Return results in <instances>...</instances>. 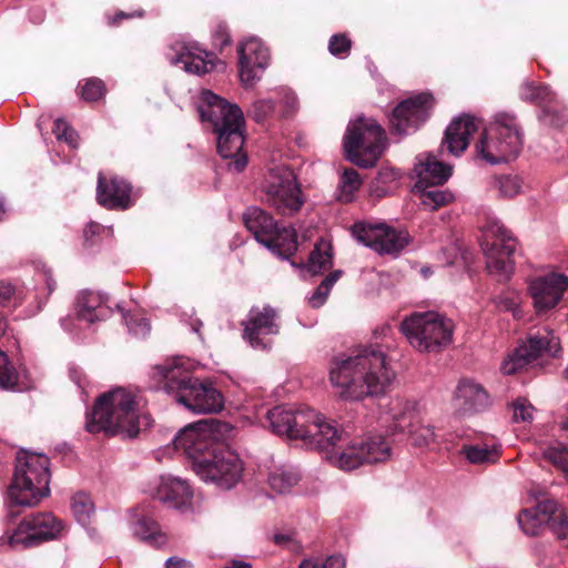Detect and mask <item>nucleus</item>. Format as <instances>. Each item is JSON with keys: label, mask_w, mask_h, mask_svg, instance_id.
Listing matches in <instances>:
<instances>
[{"label": "nucleus", "mask_w": 568, "mask_h": 568, "mask_svg": "<svg viewBox=\"0 0 568 568\" xmlns=\"http://www.w3.org/2000/svg\"><path fill=\"white\" fill-rule=\"evenodd\" d=\"M395 376L379 345L359 347L348 356H335L329 367V381L337 395L349 400L386 394Z\"/></svg>", "instance_id": "1"}, {"label": "nucleus", "mask_w": 568, "mask_h": 568, "mask_svg": "<svg viewBox=\"0 0 568 568\" xmlns=\"http://www.w3.org/2000/svg\"><path fill=\"white\" fill-rule=\"evenodd\" d=\"M216 424L213 418L190 424L175 435L173 445L186 454L201 479L230 489L242 478L243 464L237 454L215 445Z\"/></svg>", "instance_id": "2"}, {"label": "nucleus", "mask_w": 568, "mask_h": 568, "mask_svg": "<svg viewBox=\"0 0 568 568\" xmlns=\"http://www.w3.org/2000/svg\"><path fill=\"white\" fill-rule=\"evenodd\" d=\"M196 110L216 135L219 154L231 160L229 170L242 172L247 165V155L243 151L245 120L242 110L210 90L201 92Z\"/></svg>", "instance_id": "3"}, {"label": "nucleus", "mask_w": 568, "mask_h": 568, "mask_svg": "<svg viewBox=\"0 0 568 568\" xmlns=\"http://www.w3.org/2000/svg\"><path fill=\"white\" fill-rule=\"evenodd\" d=\"M153 377L174 402L196 414H215L224 408V396L212 382L193 377L178 359L153 367Z\"/></svg>", "instance_id": "4"}, {"label": "nucleus", "mask_w": 568, "mask_h": 568, "mask_svg": "<svg viewBox=\"0 0 568 568\" xmlns=\"http://www.w3.org/2000/svg\"><path fill=\"white\" fill-rule=\"evenodd\" d=\"M138 396L122 387L102 394L91 413L87 415L85 429L91 434L106 432L136 437L142 427H149L151 419L141 414Z\"/></svg>", "instance_id": "5"}, {"label": "nucleus", "mask_w": 568, "mask_h": 568, "mask_svg": "<svg viewBox=\"0 0 568 568\" xmlns=\"http://www.w3.org/2000/svg\"><path fill=\"white\" fill-rule=\"evenodd\" d=\"M273 433L286 435L293 439H310L315 447L327 448L333 440L341 439L336 434L334 420H327L311 408L292 409L276 406L267 413Z\"/></svg>", "instance_id": "6"}, {"label": "nucleus", "mask_w": 568, "mask_h": 568, "mask_svg": "<svg viewBox=\"0 0 568 568\" xmlns=\"http://www.w3.org/2000/svg\"><path fill=\"white\" fill-rule=\"evenodd\" d=\"M50 478L49 457L19 450L16 456L12 481L8 488L10 500L17 506H37L50 494Z\"/></svg>", "instance_id": "7"}, {"label": "nucleus", "mask_w": 568, "mask_h": 568, "mask_svg": "<svg viewBox=\"0 0 568 568\" xmlns=\"http://www.w3.org/2000/svg\"><path fill=\"white\" fill-rule=\"evenodd\" d=\"M475 155L489 164L516 159L523 149V133L516 118L500 113L474 145Z\"/></svg>", "instance_id": "8"}, {"label": "nucleus", "mask_w": 568, "mask_h": 568, "mask_svg": "<svg viewBox=\"0 0 568 568\" xmlns=\"http://www.w3.org/2000/svg\"><path fill=\"white\" fill-rule=\"evenodd\" d=\"M399 331L417 352L438 353L452 343L454 324L434 311L415 312L400 322Z\"/></svg>", "instance_id": "9"}, {"label": "nucleus", "mask_w": 568, "mask_h": 568, "mask_svg": "<svg viewBox=\"0 0 568 568\" xmlns=\"http://www.w3.org/2000/svg\"><path fill=\"white\" fill-rule=\"evenodd\" d=\"M386 146V132L376 120L358 118L347 126L344 149L347 160L353 164L363 169L373 168Z\"/></svg>", "instance_id": "10"}, {"label": "nucleus", "mask_w": 568, "mask_h": 568, "mask_svg": "<svg viewBox=\"0 0 568 568\" xmlns=\"http://www.w3.org/2000/svg\"><path fill=\"white\" fill-rule=\"evenodd\" d=\"M262 192L265 203L282 215H292L304 204L296 175L288 168L271 170L262 185Z\"/></svg>", "instance_id": "11"}, {"label": "nucleus", "mask_w": 568, "mask_h": 568, "mask_svg": "<svg viewBox=\"0 0 568 568\" xmlns=\"http://www.w3.org/2000/svg\"><path fill=\"white\" fill-rule=\"evenodd\" d=\"M481 246L488 272L499 281L508 280L514 270L513 255L517 246L511 232L499 221H493L487 226L486 241Z\"/></svg>", "instance_id": "12"}, {"label": "nucleus", "mask_w": 568, "mask_h": 568, "mask_svg": "<svg viewBox=\"0 0 568 568\" xmlns=\"http://www.w3.org/2000/svg\"><path fill=\"white\" fill-rule=\"evenodd\" d=\"M354 239L379 255H397L412 241L404 229H395L386 223L356 222L351 227Z\"/></svg>", "instance_id": "13"}, {"label": "nucleus", "mask_w": 568, "mask_h": 568, "mask_svg": "<svg viewBox=\"0 0 568 568\" xmlns=\"http://www.w3.org/2000/svg\"><path fill=\"white\" fill-rule=\"evenodd\" d=\"M434 105L435 99L428 92L402 100L388 115L392 134L404 136L418 130L428 120Z\"/></svg>", "instance_id": "14"}, {"label": "nucleus", "mask_w": 568, "mask_h": 568, "mask_svg": "<svg viewBox=\"0 0 568 568\" xmlns=\"http://www.w3.org/2000/svg\"><path fill=\"white\" fill-rule=\"evenodd\" d=\"M63 525L50 513H39L23 518L17 529L6 538L12 548H30L57 538Z\"/></svg>", "instance_id": "15"}, {"label": "nucleus", "mask_w": 568, "mask_h": 568, "mask_svg": "<svg viewBox=\"0 0 568 568\" xmlns=\"http://www.w3.org/2000/svg\"><path fill=\"white\" fill-rule=\"evenodd\" d=\"M559 338L551 332L545 335H531L526 343L519 345L509 357L501 364L505 375H513L523 369L544 354L557 356L560 352Z\"/></svg>", "instance_id": "16"}, {"label": "nucleus", "mask_w": 568, "mask_h": 568, "mask_svg": "<svg viewBox=\"0 0 568 568\" xmlns=\"http://www.w3.org/2000/svg\"><path fill=\"white\" fill-rule=\"evenodd\" d=\"M278 316L276 311L265 305L262 308L253 306L246 320L242 321V337L255 349H266L271 345L268 336L280 333Z\"/></svg>", "instance_id": "17"}, {"label": "nucleus", "mask_w": 568, "mask_h": 568, "mask_svg": "<svg viewBox=\"0 0 568 568\" xmlns=\"http://www.w3.org/2000/svg\"><path fill=\"white\" fill-rule=\"evenodd\" d=\"M568 290V276L550 273L531 280L528 292L538 316H547L561 301Z\"/></svg>", "instance_id": "18"}, {"label": "nucleus", "mask_w": 568, "mask_h": 568, "mask_svg": "<svg viewBox=\"0 0 568 568\" xmlns=\"http://www.w3.org/2000/svg\"><path fill=\"white\" fill-rule=\"evenodd\" d=\"M239 73L245 87H253L268 64L270 53L257 38H251L237 47Z\"/></svg>", "instance_id": "19"}, {"label": "nucleus", "mask_w": 568, "mask_h": 568, "mask_svg": "<svg viewBox=\"0 0 568 568\" xmlns=\"http://www.w3.org/2000/svg\"><path fill=\"white\" fill-rule=\"evenodd\" d=\"M169 55L172 64H183V69L192 74L203 75L211 72L219 61L214 53L202 50L195 42L175 41Z\"/></svg>", "instance_id": "20"}, {"label": "nucleus", "mask_w": 568, "mask_h": 568, "mask_svg": "<svg viewBox=\"0 0 568 568\" xmlns=\"http://www.w3.org/2000/svg\"><path fill=\"white\" fill-rule=\"evenodd\" d=\"M336 425V435L341 439L333 440L334 444L327 448L316 447L320 450L326 452L328 459L338 468L343 470H352L365 464L362 447L358 440H349L348 434Z\"/></svg>", "instance_id": "21"}, {"label": "nucleus", "mask_w": 568, "mask_h": 568, "mask_svg": "<svg viewBox=\"0 0 568 568\" xmlns=\"http://www.w3.org/2000/svg\"><path fill=\"white\" fill-rule=\"evenodd\" d=\"M132 186L123 179L112 176L106 180L99 174L97 200L108 210H125L131 205Z\"/></svg>", "instance_id": "22"}, {"label": "nucleus", "mask_w": 568, "mask_h": 568, "mask_svg": "<svg viewBox=\"0 0 568 568\" xmlns=\"http://www.w3.org/2000/svg\"><path fill=\"white\" fill-rule=\"evenodd\" d=\"M152 497L169 508L182 509L190 504L192 491L186 481L178 478L161 477L159 485L152 493Z\"/></svg>", "instance_id": "23"}, {"label": "nucleus", "mask_w": 568, "mask_h": 568, "mask_svg": "<svg viewBox=\"0 0 568 568\" xmlns=\"http://www.w3.org/2000/svg\"><path fill=\"white\" fill-rule=\"evenodd\" d=\"M477 131L475 119L468 114L453 120L445 131L443 145L447 146L450 154L458 156L469 145V136Z\"/></svg>", "instance_id": "24"}, {"label": "nucleus", "mask_w": 568, "mask_h": 568, "mask_svg": "<svg viewBox=\"0 0 568 568\" xmlns=\"http://www.w3.org/2000/svg\"><path fill=\"white\" fill-rule=\"evenodd\" d=\"M243 223L247 231L261 244H268L277 224L266 211L258 206L247 207L242 215Z\"/></svg>", "instance_id": "25"}, {"label": "nucleus", "mask_w": 568, "mask_h": 568, "mask_svg": "<svg viewBox=\"0 0 568 568\" xmlns=\"http://www.w3.org/2000/svg\"><path fill=\"white\" fill-rule=\"evenodd\" d=\"M555 509V500L545 499L536 507L523 509L517 517L518 524L527 536H538L550 519V513Z\"/></svg>", "instance_id": "26"}, {"label": "nucleus", "mask_w": 568, "mask_h": 568, "mask_svg": "<svg viewBox=\"0 0 568 568\" xmlns=\"http://www.w3.org/2000/svg\"><path fill=\"white\" fill-rule=\"evenodd\" d=\"M414 171L418 178L415 187L442 185L452 174L449 165L437 161L432 155H427L424 161L416 164Z\"/></svg>", "instance_id": "27"}, {"label": "nucleus", "mask_w": 568, "mask_h": 568, "mask_svg": "<svg viewBox=\"0 0 568 568\" xmlns=\"http://www.w3.org/2000/svg\"><path fill=\"white\" fill-rule=\"evenodd\" d=\"M456 399L465 413H477L489 404V397L480 384L465 379L456 388Z\"/></svg>", "instance_id": "28"}, {"label": "nucleus", "mask_w": 568, "mask_h": 568, "mask_svg": "<svg viewBox=\"0 0 568 568\" xmlns=\"http://www.w3.org/2000/svg\"><path fill=\"white\" fill-rule=\"evenodd\" d=\"M395 429L406 432L416 447H426L435 440L433 427L424 425L416 414L402 415L395 424Z\"/></svg>", "instance_id": "29"}, {"label": "nucleus", "mask_w": 568, "mask_h": 568, "mask_svg": "<svg viewBox=\"0 0 568 568\" xmlns=\"http://www.w3.org/2000/svg\"><path fill=\"white\" fill-rule=\"evenodd\" d=\"M272 241L268 244H263L274 254L282 258H290L297 251V234L293 227L276 226L272 234Z\"/></svg>", "instance_id": "30"}, {"label": "nucleus", "mask_w": 568, "mask_h": 568, "mask_svg": "<svg viewBox=\"0 0 568 568\" xmlns=\"http://www.w3.org/2000/svg\"><path fill=\"white\" fill-rule=\"evenodd\" d=\"M102 297L92 291L81 292L75 302L79 318L92 324L102 317Z\"/></svg>", "instance_id": "31"}, {"label": "nucleus", "mask_w": 568, "mask_h": 568, "mask_svg": "<svg viewBox=\"0 0 568 568\" xmlns=\"http://www.w3.org/2000/svg\"><path fill=\"white\" fill-rule=\"evenodd\" d=\"M363 448L365 464L384 463L390 458V445L382 436L369 437L365 440H358Z\"/></svg>", "instance_id": "32"}, {"label": "nucleus", "mask_w": 568, "mask_h": 568, "mask_svg": "<svg viewBox=\"0 0 568 568\" xmlns=\"http://www.w3.org/2000/svg\"><path fill=\"white\" fill-rule=\"evenodd\" d=\"M333 265L332 245L329 242L320 240L310 254L306 270L312 275H316L331 268Z\"/></svg>", "instance_id": "33"}, {"label": "nucleus", "mask_w": 568, "mask_h": 568, "mask_svg": "<svg viewBox=\"0 0 568 568\" xmlns=\"http://www.w3.org/2000/svg\"><path fill=\"white\" fill-rule=\"evenodd\" d=\"M134 534L141 540L154 547H162L168 541L166 535L161 531L159 525L148 518H142L136 523Z\"/></svg>", "instance_id": "34"}, {"label": "nucleus", "mask_w": 568, "mask_h": 568, "mask_svg": "<svg viewBox=\"0 0 568 568\" xmlns=\"http://www.w3.org/2000/svg\"><path fill=\"white\" fill-rule=\"evenodd\" d=\"M416 189L419 192L420 204L430 211L445 206L454 200V195L446 190H439L434 186H422Z\"/></svg>", "instance_id": "35"}, {"label": "nucleus", "mask_w": 568, "mask_h": 568, "mask_svg": "<svg viewBox=\"0 0 568 568\" xmlns=\"http://www.w3.org/2000/svg\"><path fill=\"white\" fill-rule=\"evenodd\" d=\"M542 457L568 479V447L561 443H554L542 449Z\"/></svg>", "instance_id": "36"}, {"label": "nucleus", "mask_w": 568, "mask_h": 568, "mask_svg": "<svg viewBox=\"0 0 568 568\" xmlns=\"http://www.w3.org/2000/svg\"><path fill=\"white\" fill-rule=\"evenodd\" d=\"M362 185V180L359 178V174L356 170L349 168L345 169L342 178H341V195L339 200L343 202H351L353 200V194L357 190H359Z\"/></svg>", "instance_id": "37"}, {"label": "nucleus", "mask_w": 568, "mask_h": 568, "mask_svg": "<svg viewBox=\"0 0 568 568\" xmlns=\"http://www.w3.org/2000/svg\"><path fill=\"white\" fill-rule=\"evenodd\" d=\"M297 481V475L282 468L273 470L268 476L271 488L278 494L290 490Z\"/></svg>", "instance_id": "38"}, {"label": "nucleus", "mask_w": 568, "mask_h": 568, "mask_svg": "<svg viewBox=\"0 0 568 568\" xmlns=\"http://www.w3.org/2000/svg\"><path fill=\"white\" fill-rule=\"evenodd\" d=\"M550 519L547 526L558 539H565L568 536V513L564 508H559L555 501V509L550 513Z\"/></svg>", "instance_id": "39"}, {"label": "nucleus", "mask_w": 568, "mask_h": 568, "mask_svg": "<svg viewBox=\"0 0 568 568\" xmlns=\"http://www.w3.org/2000/svg\"><path fill=\"white\" fill-rule=\"evenodd\" d=\"M494 303L499 311L511 312L516 320L523 318L519 296L516 292H504L494 298Z\"/></svg>", "instance_id": "40"}, {"label": "nucleus", "mask_w": 568, "mask_h": 568, "mask_svg": "<svg viewBox=\"0 0 568 568\" xmlns=\"http://www.w3.org/2000/svg\"><path fill=\"white\" fill-rule=\"evenodd\" d=\"M466 458L471 464H486L495 463L498 458V450L496 448L468 446L464 448Z\"/></svg>", "instance_id": "41"}, {"label": "nucleus", "mask_w": 568, "mask_h": 568, "mask_svg": "<svg viewBox=\"0 0 568 568\" xmlns=\"http://www.w3.org/2000/svg\"><path fill=\"white\" fill-rule=\"evenodd\" d=\"M71 509L78 521L85 524L93 513V503L87 494L79 493L72 498Z\"/></svg>", "instance_id": "42"}, {"label": "nucleus", "mask_w": 568, "mask_h": 568, "mask_svg": "<svg viewBox=\"0 0 568 568\" xmlns=\"http://www.w3.org/2000/svg\"><path fill=\"white\" fill-rule=\"evenodd\" d=\"M18 383V373L10 364L4 352L0 349V388L16 389Z\"/></svg>", "instance_id": "43"}, {"label": "nucleus", "mask_w": 568, "mask_h": 568, "mask_svg": "<svg viewBox=\"0 0 568 568\" xmlns=\"http://www.w3.org/2000/svg\"><path fill=\"white\" fill-rule=\"evenodd\" d=\"M106 93L104 82L99 78H89L84 80L81 88V97L88 102H95L101 100Z\"/></svg>", "instance_id": "44"}, {"label": "nucleus", "mask_w": 568, "mask_h": 568, "mask_svg": "<svg viewBox=\"0 0 568 568\" xmlns=\"http://www.w3.org/2000/svg\"><path fill=\"white\" fill-rule=\"evenodd\" d=\"M494 186L503 197H514L521 190V181L518 176L500 175L495 178Z\"/></svg>", "instance_id": "45"}, {"label": "nucleus", "mask_w": 568, "mask_h": 568, "mask_svg": "<svg viewBox=\"0 0 568 568\" xmlns=\"http://www.w3.org/2000/svg\"><path fill=\"white\" fill-rule=\"evenodd\" d=\"M352 44L353 42L347 34L336 33L328 40V51L332 55L344 59L348 57Z\"/></svg>", "instance_id": "46"}, {"label": "nucleus", "mask_w": 568, "mask_h": 568, "mask_svg": "<svg viewBox=\"0 0 568 568\" xmlns=\"http://www.w3.org/2000/svg\"><path fill=\"white\" fill-rule=\"evenodd\" d=\"M53 133L59 141H64L73 149L78 148L79 134L63 119L55 120Z\"/></svg>", "instance_id": "47"}, {"label": "nucleus", "mask_w": 568, "mask_h": 568, "mask_svg": "<svg viewBox=\"0 0 568 568\" xmlns=\"http://www.w3.org/2000/svg\"><path fill=\"white\" fill-rule=\"evenodd\" d=\"M298 568H346V560L338 555L329 556L322 562L317 559L308 558L304 559Z\"/></svg>", "instance_id": "48"}, {"label": "nucleus", "mask_w": 568, "mask_h": 568, "mask_svg": "<svg viewBox=\"0 0 568 568\" xmlns=\"http://www.w3.org/2000/svg\"><path fill=\"white\" fill-rule=\"evenodd\" d=\"M514 422H531L534 415V406L526 398H517L513 403Z\"/></svg>", "instance_id": "49"}, {"label": "nucleus", "mask_w": 568, "mask_h": 568, "mask_svg": "<svg viewBox=\"0 0 568 568\" xmlns=\"http://www.w3.org/2000/svg\"><path fill=\"white\" fill-rule=\"evenodd\" d=\"M118 311L122 314L129 331L134 335H145L150 331V324L145 318L134 320L118 304Z\"/></svg>", "instance_id": "50"}, {"label": "nucleus", "mask_w": 568, "mask_h": 568, "mask_svg": "<svg viewBox=\"0 0 568 568\" xmlns=\"http://www.w3.org/2000/svg\"><path fill=\"white\" fill-rule=\"evenodd\" d=\"M274 103L272 100H257L252 104L250 114L255 122H263L274 112Z\"/></svg>", "instance_id": "51"}, {"label": "nucleus", "mask_w": 568, "mask_h": 568, "mask_svg": "<svg viewBox=\"0 0 568 568\" xmlns=\"http://www.w3.org/2000/svg\"><path fill=\"white\" fill-rule=\"evenodd\" d=\"M523 90L524 99L530 102H541L549 97V89L547 87L527 83Z\"/></svg>", "instance_id": "52"}, {"label": "nucleus", "mask_w": 568, "mask_h": 568, "mask_svg": "<svg viewBox=\"0 0 568 568\" xmlns=\"http://www.w3.org/2000/svg\"><path fill=\"white\" fill-rule=\"evenodd\" d=\"M17 288L9 282H0V303L9 305L11 300H17Z\"/></svg>", "instance_id": "53"}, {"label": "nucleus", "mask_w": 568, "mask_h": 568, "mask_svg": "<svg viewBox=\"0 0 568 568\" xmlns=\"http://www.w3.org/2000/svg\"><path fill=\"white\" fill-rule=\"evenodd\" d=\"M282 104L284 108L283 115L285 118L292 116L293 114H295V112L298 109V100H297L296 95L292 92L286 93L283 97Z\"/></svg>", "instance_id": "54"}, {"label": "nucleus", "mask_w": 568, "mask_h": 568, "mask_svg": "<svg viewBox=\"0 0 568 568\" xmlns=\"http://www.w3.org/2000/svg\"><path fill=\"white\" fill-rule=\"evenodd\" d=\"M213 38L215 44L220 47L221 51L223 50L224 47L231 43V37L229 34L227 28L223 24L217 26L216 30L214 31Z\"/></svg>", "instance_id": "55"}, {"label": "nucleus", "mask_w": 568, "mask_h": 568, "mask_svg": "<svg viewBox=\"0 0 568 568\" xmlns=\"http://www.w3.org/2000/svg\"><path fill=\"white\" fill-rule=\"evenodd\" d=\"M143 17H144V11L141 9L134 10L129 13H126L124 11H119L114 16L109 18V24L115 27V26H119L123 19H134V18H143Z\"/></svg>", "instance_id": "56"}, {"label": "nucleus", "mask_w": 568, "mask_h": 568, "mask_svg": "<svg viewBox=\"0 0 568 568\" xmlns=\"http://www.w3.org/2000/svg\"><path fill=\"white\" fill-rule=\"evenodd\" d=\"M328 294H329V292L327 290L323 288V285L320 284L308 300L311 306L312 307L322 306L325 303Z\"/></svg>", "instance_id": "57"}, {"label": "nucleus", "mask_w": 568, "mask_h": 568, "mask_svg": "<svg viewBox=\"0 0 568 568\" xmlns=\"http://www.w3.org/2000/svg\"><path fill=\"white\" fill-rule=\"evenodd\" d=\"M164 568H193L192 562L180 557H170L164 564Z\"/></svg>", "instance_id": "58"}, {"label": "nucleus", "mask_w": 568, "mask_h": 568, "mask_svg": "<svg viewBox=\"0 0 568 568\" xmlns=\"http://www.w3.org/2000/svg\"><path fill=\"white\" fill-rule=\"evenodd\" d=\"M341 274H342L341 271H334V272L329 273L321 283L323 285V288H325L329 292L332 286L336 283V281L341 276Z\"/></svg>", "instance_id": "59"}, {"label": "nucleus", "mask_w": 568, "mask_h": 568, "mask_svg": "<svg viewBox=\"0 0 568 568\" xmlns=\"http://www.w3.org/2000/svg\"><path fill=\"white\" fill-rule=\"evenodd\" d=\"M273 540L276 545H286L287 542L291 541V537L288 535H284V534H276L273 536Z\"/></svg>", "instance_id": "60"}, {"label": "nucleus", "mask_w": 568, "mask_h": 568, "mask_svg": "<svg viewBox=\"0 0 568 568\" xmlns=\"http://www.w3.org/2000/svg\"><path fill=\"white\" fill-rule=\"evenodd\" d=\"M70 376L78 384L79 387H83V385H82V379L83 378L81 377V375L75 369H72L70 372Z\"/></svg>", "instance_id": "61"}, {"label": "nucleus", "mask_w": 568, "mask_h": 568, "mask_svg": "<svg viewBox=\"0 0 568 568\" xmlns=\"http://www.w3.org/2000/svg\"><path fill=\"white\" fill-rule=\"evenodd\" d=\"M378 176L382 181H386V180L396 179L397 175L393 171H389V172H379Z\"/></svg>", "instance_id": "62"}, {"label": "nucleus", "mask_w": 568, "mask_h": 568, "mask_svg": "<svg viewBox=\"0 0 568 568\" xmlns=\"http://www.w3.org/2000/svg\"><path fill=\"white\" fill-rule=\"evenodd\" d=\"M559 428L562 433V436L568 438V416L560 423Z\"/></svg>", "instance_id": "63"}, {"label": "nucleus", "mask_w": 568, "mask_h": 568, "mask_svg": "<svg viewBox=\"0 0 568 568\" xmlns=\"http://www.w3.org/2000/svg\"><path fill=\"white\" fill-rule=\"evenodd\" d=\"M7 329V322L4 317L0 314V338L4 335Z\"/></svg>", "instance_id": "64"}]
</instances>
